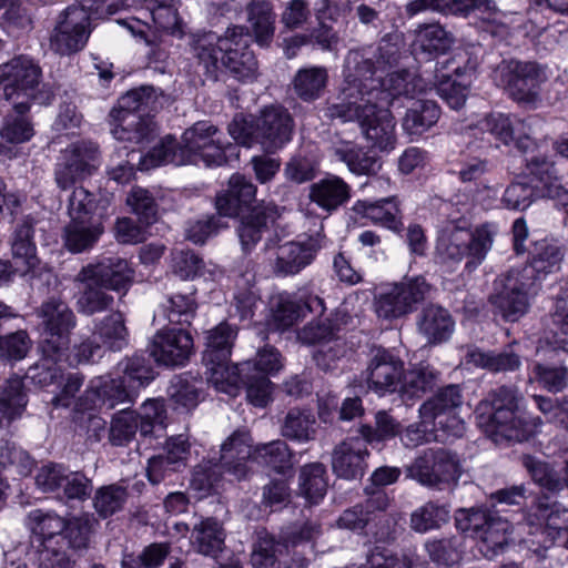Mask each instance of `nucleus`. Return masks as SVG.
<instances>
[{
  "mask_svg": "<svg viewBox=\"0 0 568 568\" xmlns=\"http://www.w3.org/2000/svg\"><path fill=\"white\" fill-rule=\"evenodd\" d=\"M399 36L386 34L377 45L349 50L344 61L341 102L328 114L357 122L362 133L379 150L393 149L395 123L388 106L399 97L414 98L426 90L424 80L406 70L388 73L399 59Z\"/></svg>",
  "mask_w": 568,
  "mask_h": 568,
  "instance_id": "1",
  "label": "nucleus"
},
{
  "mask_svg": "<svg viewBox=\"0 0 568 568\" xmlns=\"http://www.w3.org/2000/svg\"><path fill=\"white\" fill-rule=\"evenodd\" d=\"M133 274L128 261L119 257L83 266L74 277L78 286L77 311L92 316L109 310L114 298L106 290L124 295L133 282Z\"/></svg>",
  "mask_w": 568,
  "mask_h": 568,
  "instance_id": "2",
  "label": "nucleus"
},
{
  "mask_svg": "<svg viewBox=\"0 0 568 568\" xmlns=\"http://www.w3.org/2000/svg\"><path fill=\"white\" fill-rule=\"evenodd\" d=\"M524 399L516 386L503 385L489 392L478 407V425L489 435L523 440L541 425L539 417L521 418L519 406Z\"/></svg>",
  "mask_w": 568,
  "mask_h": 568,
  "instance_id": "3",
  "label": "nucleus"
},
{
  "mask_svg": "<svg viewBox=\"0 0 568 568\" xmlns=\"http://www.w3.org/2000/svg\"><path fill=\"white\" fill-rule=\"evenodd\" d=\"M108 0H80L61 11L50 32L49 47L60 55H70L81 51L91 33L92 17L101 18L111 13Z\"/></svg>",
  "mask_w": 568,
  "mask_h": 568,
  "instance_id": "4",
  "label": "nucleus"
},
{
  "mask_svg": "<svg viewBox=\"0 0 568 568\" xmlns=\"http://www.w3.org/2000/svg\"><path fill=\"white\" fill-rule=\"evenodd\" d=\"M41 77V68L27 57L13 58L0 65L4 99L12 102L18 114L27 113L32 102L40 105L51 102L53 94L42 84Z\"/></svg>",
  "mask_w": 568,
  "mask_h": 568,
  "instance_id": "5",
  "label": "nucleus"
},
{
  "mask_svg": "<svg viewBox=\"0 0 568 568\" xmlns=\"http://www.w3.org/2000/svg\"><path fill=\"white\" fill-rule=\"evenodd\" d=\"M494 235L488 224L471 231L466 222H448L438 233L436 255L442 263H459L467 257V267L477 266L491 248Z\"/></svg>",
  "mask_w": 568,
  "mask_h": 568,
  "instance_id": "6",
  "label": "nucleus"
},
{
  "mask_svg": "<svg viewBox=\"0 0 568 568\" xmlns=\"http://www.w3.org/2000/svg\"><path fill=\"white\" fill-rule=\"evenodd\" d=\"M455 523L463 532H471L480 540L479 549L487 558L504 551L509 544L511 525L487 506L460 508L456 511Z\"/></svg>",
  "mask_w": 568,
  "mask_h": 568,
  "instance_id": "7",
  "label": "nucleus"
},
{
  "mask_svg": "<svg viewBox=\"0 0 568 568\" xmlns=\"http://www.w3.org/2000/svg\"><path fill=\"white\" fill-rule=\"evenodd\" d=\"M166 410L162 400L148 399L140 410L129 408L115 413L109 429V439L114 446H122L133 439L136 432L146 440L163 435L165 429Z\"/></svg>",
  "mask_w": 568,
  "mask_h": 568,
  "instance_id": "8",
  "label": "nucleus"
},
{
  "mask_svg": "<svg viewBox=\"0 0 568 568\" xmlns=\"http://www.w3.org/2000/svg\"><path fill=\"white\" fill-rule=\"evenodd\" d=\"M236 335V328L226 322L206 332L203 363L207 381L216 389H226L225 385H234L240 381L239 365L231 364L230 361Z\"/></svg>",
  "mask_w": 568,
  "mask_h": 568,
  "instance_id": "9",
  "label": "nucleus"
},
{
  "mask_svg": "<svg viewBox=\"0 0 568 568\" xmlns=\"http://www.w3.org/2000/svg\"><path fill=\"white\" fill-rule=\"evenodd\" d=\"M432 285L423 275L404 276L402 281L383 287L374 297L377 316L397 320L416 311L432 292Z\"/></svg>",
  "mask_w": 568,
  "mask_h": 568,
  "instance_id": "10",
  "label": "nucleus"
},
{
  "mask_svg": "<svg viewBox=\"0 0 568 568\" xmlns=\"http://www.w3.org/2000/svg\"><path fill=\"white\" fill-rule=\"evenodd\" d=\"M494 80L514 101L535 106L540 101V84L546 75L536 62L504 60L495 70Z\"/></svg>",
  "mask_w": 568,
  "mask_h": 568,
  "instance_id": "11",
  "label": "nucleus"
},
{
  "mask_svg": "<svg viewBox=\"0 0 568 568\" xmlns=\"http://www.w3.org/2000/svg\"><path fill=\"white\" fill-rule=\"evenodd\" d=\"M43 327L42 354L49 358H60L70 344V333L77 318L69 305L60 298L50 297L36 311Z\"/></svg>",
  "mask_w": 568,
  "mask_h": 568,
  "instance_id": "12",
  "label": "nucleus"
},
{
  "mask_svg": "<svg viewBox=\"0 0 568 568\" xmlns=\"http://www.w3.org/2000/svg\"><path fill=\"white\" fill-rule=\"evenodd\" d=\"M222 64L241 82H253L258 75V62L251 50L252 34L244 26H231L222 36Z\"/></svg>",
  "mask_w": 568,
  "mask_h": 568,
  "instance_id": "13",
  "label": "nucleus"
},
{
  "mask_svg": "<svg viewBox=\"0 0 568 568\" xmlns=\"http://www.w3.org/2000/svg\"><path fill=\"white\" fill-rule=\"evenodd\" d=\"M99 148L92 141H77L60 152L54 164V182L60 190H68L77 182L92 175Z\"/></svg>",
  "mask_w": 568,
  "mask_h": 568,
  "instance_id": "14",
  "label": "nucleus"
},
{
  "mask_svg": "<svg viewBox=\"0 0 568 568\" xmlns=\"http://www.w3.org/2000/svg\"><path fill=\"white\" fill-rule=\"evenodd\" d=\"M219 462H290L292 454L284 440L253 446L251 434L235 430L221 445Z\"/></svg>",
  "mask_w": 568,
  "mask_h": 568,
  "instance_id": "15",
  "label": "nucleus"
},
{
  "mask_svg": "<svg viewBox=\"0 0 568 568\" xmlns=\"http://www.w3.org/2000/svg\"><path fill=\"white\" fill-rule=\"evenodd\" d=\"M323 222L318 229L302 241H290L275 247L272 268L276 276H291L310 265L317 253L327 246L328 239L323 232Z\"/></svg>",
  "mask_w": 568,
  "mask_h": 568,
  "instance_id": "16",
  "label": "nucleus"
},
{
  "mask_svg": "<svg viewBox=\"0 0 568 568\" xmlns=\"http://www.w3.org/2000/svg\"><path fill=\"white\" fill-rule=\"evenodd\" d=\"M538 286L511 268L496 282V293L489 296L490 304L507 322H516L529 308V295L535 294Z\"/></svg>",
  "mask_w": 568,
  "mask_h": 568,
  "instance_id": "17",
  "label": "nucleus"
},
{
  "mask_svg": "<svg viewBox=\"0 0 568 568\" xmlns=\"http://www.w3.org/2000/svg\"><path fill=\"white\" fill-rule=\"evenodd\" d=\"M152 91V88L143 87L131 90L121 97L119 105L123 110V115L121 124L112 131L115 139L142 143L155 135L156 124L153 119L134 113L146 104L145 99L150 98Z\"/></svg>",
  "mask_w": 568,
  "mask_h": 568,
  "instance_id": "18",
  "label": "nucleus"
},
{
  "mask_svg": "<svg viewBox=\"0 0 568 568\" xmlns=\"http://www.w3.org/2000/svg\"><path fill=\"white\" fill-rule=\"evenodd\" d=\"M133 392L122 376H97L90 381L84 393L75 399V420L82 422L83 413L94 410L99 406L113 409L119 404L132 402Z\"/></svg>",
  "mask_w": 568,
  "mask_h": 568,
  "instance_id": "19",
  "label": "nucleus"
},
{
  "mask_svg": "<svg viewBox=\"0 0 568 568\" xmlns=\"http://www.w3.org/2000/svg\"><path fill=\"white\" fill-rule=\"evenodd\" d=\"M403 373L404 362L397 354L381 346L372 348L366 368V382L369 389L379 396L396 393Z\"/></svg>",
  "mask_w": 568,
  "mask_h": 568,
  "instance_id": "20",
  "label": "nucleus"
},
{
  "mask_svg": "<svg viewBox=\"0 0 568 568\" xmlns=\"http://www.w3.org/2000/svg\"><path fill=\"white\" fill-rule=\"evenodd\" d=\"M565 246L556 239L544 237L531 243L527 263L515 268L521 278L531 281L535 285L548 275L558 273L565 260Z\"/></svg>",
  "mask_w": 568,
  "mask_h": 568,
  "instance_id": "21",
  "label": "nucleus"
},
{
  "mask_svg": "<svg viewBox=\"0 0 568 568\" xmlns=\"http://www.w3.org/2000/svg\"><path fill=\"white\" fill-rule=\"evenodd\" d=\"M293 126V119L285 108L266 106L255 118L256 143L266 152H275L291 141Z\"/></svg>",
  "mask_w": 568,
  "mask_h": 568,
  "instance_id": "22",
  "label": "nucleus"
},
{
  "mask_svg": "<svg viewBox=\"0 0 568 568\" xmlns=\"http://www.w3.org/2000/svg\"><path fill=\"white\" fill-rule=\"evenodd\" d=\"M149 349L155 362L166 366H182L192 354L193 338L182 328L160 329L153 336Z\"/></svg>",
  "mask_w": 568,
  "mask_h": 568,
  "instance_id": "23",
  "label": "nucleus"
},
{
  "mask_svg": "<svg viewBox=\"0 0 568 568\" xmlns=\"http://www.w3.org/2000/svg\"><path fill=\"white\" fill-rule=\"evenodd\" d=\"M222 36L209 31L194 34L191 42V53L195 71L209 81H217L222 72Z\"/></svg>",
  "mask_w": 568,
  "mask_h": 568,
  "instance_id": "24",
  "label": "nucleus"
},
{
  "mask_svg": "<svg viewBox=\"0 0 568 568\" xmlns=\"http://www.w3.org/2000/svg\"><path fill=\"white\" fill-rule=\"evenodd\" d=\"M351 185L332 173L312 183L308 189V200L327 214L344 206L351 200Z\"/></svg>",
  "mask_w": 568,
  "mask_h": 568,
  "instance_id": "25",
  "label": "nucleus"
},
{
  "mask_svg": "<svg viewBox=\"0 0 568 568\" xmlns=\"http://www.w3.org/2000/svg\"><path fill=\"white\" fill-rule=\"evenodd\" d=\"M418 333L429 345H439L447 342L455 329V321L445 307L428 304L422 308L416 317Z\"/></svg>",
  "mask_w": 568,
  "mask_h": 568,
  "instance_id": "26",
  "label": "nucleus"
},
{
  "mask_svg": "<svg viewBox=\"0 0 568 568\" xmlns=\"http://www.w3.org/2000/svg\"><path fill=\"white\" fill-rule=\"evenodd\" d=\"M486 130L504 144L515 141L516 146L526 153L532 145L530 125L527 120L511 118L503 113H494L485 120Z\"/></svg>",
  "mask_w": 568,
  "mask_h": 568,
  "instance_id": "27",
  "label": "nucleus"
},
{
  "mask_svg": "<svg viewBox=\"0 0 568 568\" xmlns=\"http://www.w3.org/2000/svg\"><path fill=\"white\" fill-rule=\"evenodd\" d=\"M256 195V186L244 175L233 174L229 180V187L217 193L215 209L221 216L234 217L243 206H248Z\"/></svg>",
  "mask_w": 568,
  "mask_h": 568,
  "instance_id": "28",
  "label": "nucleus"
},
{
  "mask_svg": "<svg viewBox=\"0 0 568 568\" xmlns=\"http://www.w3.org/2000/svg\"><path fill=\"white\" fill-rule=\"evenodd\" d=\"M526 523L536 530H551L559 534L568 529V508L548 496L538 497L526 514Z\"/></svg>",
  "mask_w": 568,
  "mask_h": 568,
  "instance_id": "29",
  "label": "nucleus"
},
{
  "mask_svg": "<svg viewBox=\"0 0 568 568\" xmlns=\"http://www.w3.org/2000/svg\"><path fill=\"white\" fill-rule=\"evenodd\" d=\"M34 220L30 216L22 219L13 229L10 239L12 257L21 274L34 270L39 264L37 246L33 240Z\"/></svg>",
  "mask_w": 568,
  "mask_h": 568,
  "instance_id": "30",
  "label": "nucleus"
},
{
  "mask_svg": "<svg viewBox=\"0 0 568 568\" xmlns=\"http://www.w3.org/2000/svg\"><path fill=\"white\" fill-rule=\"evenodd\" d=\"M332 154L355 175H374L382 168L381 159L371 150L351 141H341L332 148Z\"/></svg>",
  "mask_w": 568,
  "mask_h": 568,
  "instance_id": "31",
  "label": "nucleus"
},
{
  "mask_svg": "<svg viewBox=\"0 0 568 568\" xmlns=\"http://www.w3.org/2000/svg\"><path fill=\"white\" fill-rule=\"evenodd\" d=\"M240 381L234 385H225L226 389L220 392L235 395L241 386L245 387L247 400L256 406L264 407L271 397V382L268 377L261 373H252V363L243 362L239 364Z\"/></svg>",
  "mask_w": 568,
  "mask_h": 568,
  "instance_id": "32",
  "label": "nucleus"
},
{
  "mask_svg": "<svg viewBox=\"0 0 568 568\" xmlns=\"http://www.w3.org/2000/svg\"><path fill=\"white\" fill-rule=\"evenodd\" d=\"M247 22L255 42L268 47L275 33L276 14L270 0H251L245 7Z\"/></svg>",
  "mask_w": 568,
  "mask_h": 568,
  "instance_id": "33",
  "label": "nucleus"
},
{
  "mask_svg": "<svg viewBox=\"0 0 568 568\" xmlns=\"http://www.w3.org/2000/svg\"><path fill=\"white\" fill-rule=\"evenodd\" d=\"M103 227L100 222L91 220H70L63 229L64 247L73 253L91 250L99 241Z\"/></svg>",
  "mask_w": 568,
  "mask_h": 568,
  "instance_id": "34",
  "label": "nucleus"
},
{
  "mask_svg": "<svg viewBox=\"0 0 568 568\" xmlns=\"http://www.w3.org/2000/svg\"><path fill=\"white\" fill-rule=\"evenodd\" d=\"M110 200L108 196L95 199V195L82 186L74 187L68 199L67 212L70 220L95 221L108 215Z\"/></svg>",
  "mask_w": 568,
  "mask_h": 568,
  "instance_id": "35",
  "label": "nucleus"
},
{
  "mask_svg": "<svg viewBox=\"0 0 568 568\" xmlns=\"http://www.w3.org/2000/svg\"><path fill=\"white\" fill-rule=\"evenodd\" d=\"M225 531L214 518H205L194 525L191 544L201 555L217 558L224 549Z\"/></svg>",
  "mask_w": 568,
  "mask_h": 568,
  "instance_id": "36",
  "label": "nucleus"
},
{
  "mask_svg": "<svg viewBox=\"0 0 568 568\" xmlns=\"http://www.w3.org/2000/svg\"><path fill=\"white\" fill-rule=\"evenodd\" d=\"M272 211L266 206H256L245 215L239 226L237 235L244 253H251L255 245L268 232Z\"/></svg>",
  "mask_w": 568,
  "mask_h": 568,
  "instance_id": "37",
  "label": "nucleus"
},
{
  "mask_svg": "<svg viewBox=\"0 0 568 568\" xmlns=\"http://www.w3.org/2000/svg\"><path fill=\"white\" fill-rule=\"evenodd\" d=\"M342 326V317L338 314L318 316L300 329L297 338L305 345L322 346L323 344L333 343L335 339H342L339 336Z\"/></svg>",
  "mask_w": 568,
  "mask_h": 568,
  "instance_id": "38",
  "label": "nucleus"
},
{
  "mask_svg": "<svg viewBox=\"0 0 568 568\" xmlns=\"http://www.w3.org/2000/svg\"><path fill=\"white\" fill-rule=\"evenodd\" d=\"M467 363L493 373L515 372L521 365L520 356L511 348L504 349L499 353L493 351L484 352L479 348H474L467 353Z\"/></svg>",
  "mask_w": 568,
  "mask_h": 568,
  "instance_id": "39",
  "label": "nucleus"
},
{
  "mask_svg": "<svg viewBox=\"0 0 568 568\" xmlns=\"http://www.w3.org/2000/svg\"><path fill=\"white\" fill-rule=\"evenodd\" d=\"M440 109L432 100H417L407 109L403 119V129L409 135H420L437 123Z\"/></svg>",
  "mask_w": 568,
  "mask_h": 568,
  "instance_id": "40",
  "label": "nucleus"
},
{
  "mask_svg": "<svg viewBox=\"0 0 568 568\" xmlns=\"http://www.w3.org/2000/svg\"><path fill=\"white\" fill-rule=\"evenodd\" d=\"M328 80L325 67L311 65L300 69L293 78V88L296 95L305 102L318 99Z\"/></svg>",
  "mask_w": 568,
  "mask_h": 568,
  "instance_id": "41",
  "label": "nucleus"
},
{
  "mask_svg": "<svg viewBox=\"0 0 568 568\" xmlns=\"http://www.w3.org/2000/svg\"><path fill=\"white\" fill-rule=\"evenodd\" d=\"M437 379L438 373L429 366L414 367L404 371L397 392L404 402L420 398L435 387Z\"/></svg>",
  "mask_w": 568,
  "mask_h": 568,
  "instance_id": "42",
  "label": "nucleus"
},
{
  "mask_svg": "<svg viewBox=\"0 0 568 568\" xmlns=\"http://www.w3.org/2000/svg\"><path fill=\"white\" fill-rule=\"evenodd\" d=\"M219 129L213 124L201 121L184 131L181 141L183 155L187 156V164H199L201 151L207 148L217 138Z\"/></svg>",
  "mask_w": 568,
  "mask_h": 568,
  "instance_id": "43",
  "label": "nucleus"
},
{
  "mask_svg": "<svg viewBox=\"0 0 568 568\" xmlns=\"http://www.w3.org/2000/svg\"><path fill=\"white\" fill-rule=\"evenodd\" d=\"M354 210L374 223H378L389 230L398 231L402 226L399 209L393 202V197L378 201H358Z\"/></svg>",
  "mask_w": 568,
  "mask_h": 568,
  "instance_id": "44",
  "label": "nucleus"
},
{
  "mask_svg": "<svg viewBox=\"0 0 568 568\" xmlns=\"http://www.w3.org/2000/svg\"><path fill=\"white\" fill-rule=\"evenodd\" d=\"M94 335L111 351H121L128 345L129 332L121 312H113L95 324Z\"/></svg>",
  "mask_w": 568,
  "mask_h": 568,
  "instance_id": "45",
  "label": "nucleus"
},
{
  "mask_svg": "<svg viewBox=\"0 0 568 568\" xmlns=\"http://www.w3.org/2000/svg\"><path fill=\"white\" fill-rule=\"evenodd\" d=\"M183 154L181 143H178L173 136L166 135L148 152L140 165L142 170L162 164L186 165L189 159Z\"/></svg>",
  "mask_w": 568,
  "mask_h": 568,
  "instance_id": "46",
  "label": "nucleus"
},
{
  "mask_svg": "<svg viewBox=\"0 0 568 568\" xmlns=\"http://www.w3.org/2000/svg\"><path fill=\"white\" fill-rule=\"evenodd\" d=\"M407 476L424 486L434 487L456 480L459 476L458 464H410Z\"/></svg>",
  "mask_w": 568,
  "mask_h": 568,
  "instance_id": "47",
  "label": "nucleus"
},
{
  "mask_svg": "<svg viewBox=\"0 0 568 568\" xmlns=\"http://www.w3.org/2000/svg\"><path fill=\"white\" fill-rule=\"evenodd\" d=\"M526 168L530 175L542 184L541 196L555 197L559 195L558 172L551 161L546 155L532 154L525 158Z\"/></svg>",
  "mask_w": 568,
  "mask_h": 568,
  "instance_id": "48",
  "label": "nucleus"
},
{
  "mask_svg": "<svg viewBox=\"0 0 568 568\" xmlns=\"http://www.w3.org/2000/svg\"><path fill=\"white\" fill-rule=\"evenodd\" d=\"M316 418L310 409L292 408L284 418L282 434L284 437L308 442L315 437Z\"/></svg>",
  "mask_w": 568,
  "mask_h": 568,
  "instance_id": "49",
  "label": "nucleus"
},
{
  "mask_svg": "<svg viewBox=\"0 0 568 568\" xmlns=\"http://www.w3.org/2000/svg\"><path fill=\"white\" fill-rule=\"evenodd\" d=\"M462 404L463 395L459 385L450 384L440 388L435 396L419 407V417L427 418L439 413H457Z\"/></svg>",
  "mask_w": 568,
  "mask_h": 568,
  "instance_id": "50",
  "label": "nucleus"
},
{
  "mask_svg": "<svg viewBox=\"0 0 568 568\" xmlns=\"http://www.w3.org/2000/svg\"><path fill=\"white\" fill-rule=\"evenodd\" d=\"M320 168V159L315 154L300 151L285 163L283 172L287 181L304 184L317 176Z\"/></svg>",
  "mask_w": 568,
  "mask_h": 568,
  "instance_id": "51",
  "label": "nucleus"
},
{
  "mask_svg": "<svg viewBox=\"0 0 568 568\" xmlns=\"http://www.w3.org/2000/svg\"><path fill=\"white\" fill-rule=\"evenodd\" d=\"M118 368L123 374L122 378L133 390L148 385L155 377L150 356L144 354H134L125 358L119 363Z\"/></svg>",
  "mask_w": 568,
  "mask_h": 568,
  "instance_id": "52",
  "label": "nucleus"
},
{
  "mask_svg": "<svg viewBox=\"0 0 568 568\" xmlns=\"http://www.w3.org/2000/svg\"><path fill=\"white\" fill-rule=\"evenodd\" d=\"M323 464H305L300 474V491L310 505L318 504L326 494Z\"/></svg>",
  "mask_w": 568,
  "mask_h": 568,
  "instance_id": "53",
  "label": "nucleus"
},
{
  "mask_svg": "<svg viewBox=\"0 0 568 568\" xmlns=\"http://www.w3.org/2000/svg\"><path fill=\"white\" fill-rule=\"evenodd\" d=\"M129 498L126 487L111 484L100 487L94 495L93 506L102 518H108L121 511Z\"/></svg>",
  "mask_w": 568,
  "mask_h": 568,
  "instance_id": "54",
  "label": "nucleus"
},
{
  "mask_svg": "<svg viewBox=\"0 0 568 568\" xmlns=\"http://www.w3.org/2000/svg\"><path fill=\"white\" fill-rule=\"evenodd\" d=\"M154 24L171 34L181 33V20L173 0H141Z\"/></svg>",
  "mask_w": 568,
  "mask_h": 568,
  "instance_id": "55",
  "label": "nucleus"
},
{
  "mask_svg": "<svg viewBox=\"0 0 568 568\" xmlns=\"http://www.w3.org/2000/svg\"><path fill=\"white\" fill-rule=\"evenodd\" d=\"M449 519V509L446 505L428 501L410 515V528L416 532H426L439 528Z\"/></svg>",
  "mask_w": 568,
  "mask_h": 568,
  "instance_id": "56",
  "label": "nucleus"
},
{
  "mask_svg": "<svg viewBox=\"0 0 568 568\" xmlns=\"http://www.w3.org/2000/svg\"><path fill=\"white\" fill-rule=\"evenodd\" d=\"M3 9L1 24L8 33L20 36L33 29L32 12L20 0L8 2Z\"/></svg>",
  "mask_w": 568,
  "mask_h": 568,
  "instance_id": "57",
  "label": "nucleus"
},
{
  "mask_svg": "<svg viewBox=\"0 0 568 568\" xmlns=\"http://www.w3.org/2000/svg\"><path fill=\"white\" fill-rule=\"evenodd\" d=\"M432 424V434L435 442L446 443L459 438L465 433V423L457 413H439L424 418Z\"/></svg>",
  "mask_w": 568,
  "mask_h": 568,
  "instance_id": "58",
  "label": "nucleus"
},
{
  "mask_svg": "<svg viewBox=\"0 0 568 568\" xmlns=\"http://www.w3.org/2000/svg\"><path fill=\"white\" fill-rule=\"evenodd\" d=\"M67 541L64 537L41 541L37 551V564L39 568H73V562L65 551Z\"/></svg>",
  "mask_w": 568,
  "mask_h": 568,
  "instance_id": "59",
  "label": "nucleus"
},
{
  "mask_svg": "<svg viewBox=\"0 0 568 568\" xmlns=\"http://www.w3.org/2000/svg\"><path fill=\"white\" fill-rule=\"evenodd\" d=\"M196 302L192 294H175L162 305L164 317L172 324H190L196 313Z\"/></svg>",
  "mask_w": 568,
  "mask_h": 568,
  "instance_id": "60",
  "label": "nucleus"
},
{
  "mask_svg": "<svg viewBox=\"0 0 568 568\" xmlns=\"http://www.w3.org/2000/svg\"><path fill=\"white\" fill-rule=\"evenodd\" d=\"M170 554L166 542H153L146 546L139 555L125 554L122 558V568H158Z\"/></svg>",
  "mask_w": 568,
  "mask_h": 568,
  "instance_id": "61",
  "label": "nucleus"
},
{
  "mask_svg": "<svg viewBox=\"0 0 568 568\" xmlns=\"http://www.w3.org/2000/svg\"><path fill=\"white\" fill-rule=\"evenodd\" d=\"M462 536H453L448 538L434 539L428 541L425 546L434 562L444 566H454L462 559Z\"/></svg>",
  "mask_w": 568,
  "mask_h": 568,
  "instance_id": "62",
  "label": "nucleus"
},
{
  "mask_svg": "<svg viewBox=\"0 0 568 568\" xmlns=\"http://www.w3.org/2000/svg\"><path fill=\"white\" fill-rule=\"evenodd\" d=\"M532 374L535 381L551 393L561 392L568 385V368L562 364L536 363Z\"/></svg>",
  "mask_w": 568,
  "mask_h": 568,
  "instance_id": "63",
  "label": "nucleus"
},
{
  "mask_svg": "<svg viewBox=\"0 0 568 568\" xmlns=\"http://www.w3.org/2000/svg\"><path fill=\"white\" fill-rule=\"evenodd\" d=\"M126 204L141 223L150 225L156 221L159 206L149 190L133 187L126 197Z\"/></svg>",
  "mask_w": 568,
  "mask_h": 568,
  "instance_id": "64",
  "label": "nucleus"
}]
</instances>
